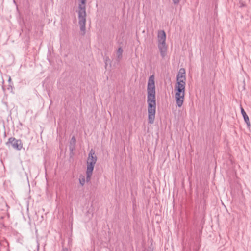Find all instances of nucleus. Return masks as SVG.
I'll return each instance as SVG.
<instances>
[{
    "label": "nucleus",
    "mask_w": 251,
    "mask_h": 251,
    "mask_svg": "<svg viewBox=\"0 0 251 251\" xmlns=\"http://www.w3.org/2000/svg\"><path fill=\"white\" fill-rule=\"evenodd\" d=\"M79 1L80 3L78 4V23L80 25V30L84 34L86 30V3L87 0H79Z\"/></svg>",
    "instance_id": "obj_2"
},
{
    "label": "nucleus",
    "mask_w": 251,
    "mask_h": 251,
    "mask_svg": "<svg viewBox=\"0 0 251 251\" xmlns=\"http://www.w3.org/2000/svg\"><path fill=\"white\" fill-rule=\"evenodd\" d=\"M123 52V50L122 48H119L117 51V57L119 61L122 59Z\"/></svg>",
    "instance_id": "obj_10"
},
{
    "label": "nucleus",
    "mask_w": 251,
    "mask_h": 251,
    "mask_svg": "<svg viewBox=\"0 0 251 251\" xmlns=\"http://www.w3.org/2000/svg\"><path fill=\"white\" fill-rule=\"evenodd\" d=\"M97 157L95 154V151L91 149L88 154L87 160L86 181L89 182L91 180L92 172L95 165L97 162Z\"/></svg>",
    "instance_id": "obj_4"
},
{
    "label": "nucleus",
    "mask_w": 251,
    "mask_h": 251,
    "mask_svg": "<svg viewBox=\"0 0 251 251\" xmlns=\"http://www.w3.org/2000/svg\"><path fill=\"white\" fill-rule=\"evenodd\" d=\"M180 0H172V2L175 5H177L180 2Z\"/></svg>",
    "instance_id": "obj_12"
},
{
    "label": "nucleus",
    "mask_w": 251,
    "mask_h": 251,
    "mask_svg": "<svg viewBox=\"0 0 251 251\" xmlns=\"http://www.w3.org/2000/svg\"><path fill=\"white\" fill-rule=\"evenodd\" d=\"M76 140L75 137H73L71 139V144L73 143L74 145L75 144Z\"/></svg>",
    "instance_id": "obj_13"
},
{
    "label": "nucleus",
    "mask_w": 251,
    "mask_h": 251,
    "mask_svg": "<svg viewBox=\"0 0 251 251\" xmlns=\"http://www.w3.org/2000/svg\"><path fill=\"white\" fill-rule=\"evenodd\" d=\"M240 109H241V113L243 117L244 120L245 121V122L247 125V126L248 127H250L251 126V124L250 122L249 118L248 116L247 115L246 112L245 111L243 108L241 106H240Z\"/></svg>",
    "instance_id": "obj_9"
},
{
    "label": "nucleus",
    "mask_w": 251,
    "mask_h": 251,
    "mask_svg": "<svg viewBox=\"0 0 251 251\" xmlns=\"http://www.w3.org/2000/svg\"><path fill=\"white\" fill-rule=\"evenodd\" d=\"M79 183L81 186H83L85 183V176L83 175H81L79 176Z\"/></svg>",
    "instance_id": "obj_11"
},
{
    "label": "nucleus",
    "mask_w": 251,
    "mask_h": 251,
    "mask_svg": "<svg viewBox=\"0 0 251 251\" xmlns=\"http://www.w3.org/2000/svg\"><path fill=\"white\" fill-rule=\"evenodd\" d=\"M166 33L164 30L159 31L158 33V44H166Z\"/></svg>",
    "instance_id": "obj_7"
},
{
    "label": "nucleus",
    "mask_w": 251,
    "mask_h": 251,
    "mask_svg": "<svg viewBox=\"0 0 251 251\" xmlns=\"http://www.w3.org/2000/svg\"><path fill=\"white\" fill-rule=\"evenodd\" d=\"M185 85L186 83H183L182 81H180L179 82H177L175 87L176 91L175 100L176 105L178 107H181L184 102Z\"/></svg>",
    "instance_id": "obj_3"
},
{
    "label": "nucleus",
    "mask_w": 251,
    "mask_h": 251,
    "mask_svg": "<svg viewBox=\"0 0 251 251\" xmlns=\"http://www.w3.org/2000/svg\"><path fill=\"white\" fill-rule=\"evenodd\" d=\"M185 71L183 68L180 69L177 75V82L182 81L183 83H185Z\"/></svg>",
    "instance_id": "obj_6"
},
{
    "label": "nucleus",
    "mask_w": 251,
    "mask_h": 251,
    "mask_svg": "<svg viewBox=\"0 0 251 251\" xmlns=\"http://www.w3.org/2000/svg\"><path fill=\"white\" fill-rule=\"evenodd\" d=\"M158 47L162 58H164L166 55L167 46L166 44H158Z\"/></svg>",
    "instance_id": "obj_8"
},
{
    "label": "nucleus",
    "mask_w": 251,
    "mask_h": 251,
    "mask_svg": "<svg viewBox=\"0 0 251 251\" xmlns=\"http://www.w3.org/2000/svg\"><path fill=\"white\" fill-rule=\"evenodd\" d=\"M70 150H71V151H73V149H74V147H72V148L71 147H70Z\"/></svg>",
    "instance_id": "obj_15"
},
{
    "label": "nucleus",
    "mask_w": 251,
    "mask_h": 251,
    "mask_svg": "<svg viewBox=\"0 0 251 251\" xmlns=\"http://www.w3.org/2000/svg\"><path fill=\"white\" fill-rule=\"evenodd\" d=\"M148 123H154L156 113L155 88L154 75L150 76L147 85Z\"/></svg>",
    "instance_id": "obj_1"
},
{
    "label": "nucleus",
    "mask_w": 251,
    "mask_h": 251,
    "mask_svg": "<svg viewBox=\"0 0 251 251\" xmlns=\"http://www.w3.org/2000/svg\"><path fill=\"white\" fill-rule=\"evenodd\" d=\"M62 251H70V250L67 248H63Z\"/></svg>",
    "instance_id": "obj_14"
},
{
    "label": "nucleus",
    "mask_w": 251,
    "mask_h": 251,
    "mask_svg": "<svg viewBox=\"0 0 251 251\" xmlns=\"http://www.w3.org/2000/svg\"><path fill=\"white\" fill-rule=\"evenodd\" d=\"M8 143L11 144L14 149L18 150H20L23 147V144L21 140H17L15 138H9L7 144Z\"/></svg>",
    "instance_id": "obj_5"
}]
</instances>
